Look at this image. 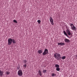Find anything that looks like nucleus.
Listing matches in <instances>:
<instances>
[{"label":"nucleus","instance_id":"39448f33","mask_svg":"<svg viewBox=\"0 0 77 77\" xmlns=\"http://www.w3.org/2000/svg\"><path fill=\"white\" fill-rule=\"evenodd\" d=\"M49 19L51 25H54V22L53 21V18H52L51 17H50L49 18Z\"/></svg>","mask_w":77,"mask_h":77},{"label":"nucleus","instance_id":"dca6fc26","mask_svg":"<svg viewBox=\"0 0 77 77\" xmlns=\"http://www.w3.org/2000/svg\"><path fill=\"white\" fill-rule=\"evenodd\" d=\"M66 58V57H65V56H63L61 57V59H63V60H64V59H65Z\"/></svg>","mask_w":77,"mask_h":77},{"label":"nucleus","instance_id":"2eb2a0df","mask_svg":"<svg viewBox=\"0 0 77 77\" xmlns=\"http://www.w3.org/2000/svg\"><path fill=\"white\" fill-rule=\"evenodd\" d=\"M56 68H59V65L58 64H56L55 66Z\"/></svg>","mask_w":77,"mask_h":77},{"label":"nucleus","instance_id":"b1692460","mask_svg":"<svg viewBox=\"0 0 77 77\" xmlns=\"http://www.w3.org/2000/svg\"><path fill=\"white\" fill-rule=\"evenodd\" d=\"M23 62H24V63H27V60H24Z\"/></svg>","mask_w":77,"mask_h":77},{"label":"nucleus","instance_id":"f257e3e1","mask_svg":"<svg viewBox=\"0 0 77 77\" xmlns=\"http://www.w3.org/2000/svg\"><path fill=\"white\" fill-rule=\"evenodd\" d=\"M54 57L57 59V60H60L61 59V55L60 54L57 53H55L54 54Z\"/></svg>","mask_w":77,"mask_h":77},{"label":"nucleus","instance_id":"5701e85b","mask_svg":"<svg viewBox=\"0 0 77 77\" xmlns=\"http://www.w3.org/2000/svg\"><path fill=\"white\" fill-rule=\"evenodd\" d=\"M23 66L24 68H26V66H27V65H26V64H25L24 66Z\"/></svg>","mask_w":77,"mask_h":77},{"label":"nucleus","instance_id":"4468645a","mask_svg":"<svg viewBox=\"0 0 77 77\" xmlns=\"http://www.w3.org/2000/svg\"><path fill=\"white\" fill-rule=\"evenodd\" d=\"M12 42H13V44H15L16 43V41L15 40H14V39H12Z\"/></svg>","mask_w":77,"mask_h":77},{"label":"nucleus","instance_id":"f03ea898","mask_svg":"<svg viewBox=\"0 0 77 77\" xmlns=\"http://www.w3.org/2000/svg\"><path fill=\"white\" fill-rule=\"evenodd\" d=\"M17 74L18 75H19V76H22L23 75V71H22V70L21 69L19 70L18 71Z\"/></svg>","mask_w":77,"mask_h":77},{"label":"nucleus","instance_id":"f3484780","mask_svg":"<svg viewBox=\"0 0 77 77\" xmlns=\"http://www.w3.org/2000/svg\"><path fill=\"white\" fill-rule=\"evenodd\" d=\"M52 76V77H54V76H56V75L55 74V73H52V74L51 75Z\"/></svg>","mask_w":77,"mask_h":77},{"label":"nucleus","instance_id":"aec40b11","mask_svg":"<svg viewBox=\"0 0 77 77\" xmlns=\"http://www.w3.org/2000/svg\"><path fill=\"white\" fill-rule=\"evenodd\" d=\"M13 21L14 23H18V22H17V21L15 20H13Z\"/></svg>","mask_w":77,"mask_h":77},{"label":"nucleus","instance_id":"412c9836","mask_svg":"<svg viewBox=\"0 0 77 77\" xmlns=\"http://www.w3.org/2000/svg\"><path fill=\"white\" fill-rule=\"evenodd\" d=\"M37 22L38 24H40V23L41 22V21L40 20H38L37 21Z\"/></svg>","mask_w":77,"mask_h":77},{"label":"nucleus","instance_id":"7ed1b4c3","mask_svg":"<svg viewBox=\"0 0 77 77\" xmlns=\"http://www.w3.org/2000/svg\"><path fill=\"white\" fill-rule=\"evenodd\" d=\"M48 49H45L44 52L42 54L43 55H45L46 54H48Z\"/></svg>","mask_w":77,"mask_h":77},{"label":"nucleus","instance_id":"20e7f679","mask_svg":"<svg viewBox=\"0 0 77 77\" xmlns=\"http://www.w3.org/2000/svg\"><path fill=\"white\" fill-rule=\"evenodd\" d=\"M8 45H11L12 43V39L11 38H9L8 40Z\"/></svg>","mask_w":77,"mask_h":77},{"label":"nucleus","instance_id":"393cba45","mask_svg":"<svg viewBox=\"0 0 77 77\" xmlns=\"http://www.w3.org/2000/svg\"><path fill=\"white\" fill-rule=\"evenodd\" d=\"M19 68H18V67H17V69H18Z\"/></svg>","mask_w":77,"mask_h":77},{"label":"nucleus","instance_id":"ddd939ff","mask_svg":"<svg viewBox=\"0 0 77 77\" xmlns=\"http://www.w3.org/2000/svg\"><path fill=\"white\" fill-rule=\"evenodd\" d=\"M63 32L65 35H66V36H67V37H68V35H67V34H66V32L65 31H63Z\"/></svg>","mask_w":77,"mask_h":77},{"label":"nucleus","instance_id":"9d476101","mask_svg":"<svg viewBox=\"0 0 77 77\" xmlns=\"http://www.w3.org/2000/svg\"><path fill=\"white\" fill-rule=\"evenodd\" d=\"M38 74L40 76H42V72L41 70H39L38 72Z\"/></svg>","mask_w":77,"mask_h":77},{"label":"nucleus","instance_id":"6e6552de","mask_svg":"<svg viewBox=\"0 0 77 77\" xmlns=\"http://www.w3.org/2000/svg\"><path fill=\"white\" fill-rule=\"evenodd\" d=\"M64 41L65 42H67V43H69L70 42V40L67 38H65Z\"/></svg>","mask_w":77,"mask_h":77},{"label":"nucleus","instance_id":"9b49d317","mask_svg":"<svg viewBox=\"0 0 77 77\" xmlns=\"http://www.w3.org/2000/svg\"><path fill=\"white\" fill-rule=\"evenodd\" d=\"M42 50H39L38 51V54H41L42 53Z\"/></svg>","mask_w":77,"mask_h":77},{"label":"nucleus","instance_id":"0eeeda50","mask_svg":"<svg viewBox=\"0 0 77 77\" xmlns=\"http://www.w3.org/2000/svg\"><path fill=\"white\" fill-rule=\"evenodd\" d=\"M66 32L68 35H71V33L70 32V31L69 29H67L66 30Z\"/></svg>","mask_w":77,"mask_h":77},{"label":"nucleus","instance_id":"6ab92c4d","mask_svg":"<svg viewBox=\"0 0 77 77\" xmlns=\"http://www.w3.org/2000/svg\"><path fill=\"white\" fill-rule=\"evenodd\" d=\"M9 74H10V72H6V74L7 75H9Z\"/></svg>","mask_w":77,"mask_h":77},{"label":"nucleus","instance_id":"423d86ee","mask_svg":"<svg viewBox=\"0 0 77 77\" xmlns=\"http://www.w3.org/2000/svg\"><path fill=\"white\" fill-rule=\"evenodd\" d=\"M70 26L71 27V29H72V30H75V27L74 26V25L73 24L71 23Z\"/></svg>","mask_w":77,"mask_h":77},{"label":"nucleus","instance_id":"a211bd4d","mask_svg":"<svg viewBox=\"0 0 77 77\" xmlns=\"http://www.w3.org/2000/svg\"><path fill=\"white\" fill-rule=\"evenodd\" d=\"M56 69L57 71H60V68H59V67L57 68Z\"/></svg>","mask_w":77,"mask_h":77},{"label":"nucleus","instance_id":"1a4fd4ad","mask_svg":"<svg viewBox=\"0 0 77 77\" xmlns=\"http://www.w3.org/2000/svg\"><path fill=\"white\" fill-rule=\"evenodd\" d=\"M58 45H65V43L62 42L58 43Z\"/></svg>","mask_w":77,"mask_h":77},{"label":"nucleus","instance_id":"4be33fe9","mask_svg":"<svg viewBox=\"0 0 77 77\" xmlns=\"http://www.w3.org/2000/svg\"><path fill=\"white\" fill-rule=\"evenodd\" d=\"M47 72V70H44L43 71V73H45V72Z\"/></svg>","mask_w":77,"mask_h":77},{"label":"nucleus","instance_id":"f8f14e48","mask_svg":"<svg viewBox=\"0 0 77 77\" xmlns=\"http://www.w3.org/2000/svg\"><path fill=\"white\" fill-rule=\"evenodd\" d=\"M3 75V72L0 70V75L2 76Z\"/></svg>","mask_w":77,"mask_h":77}]
</instances>
